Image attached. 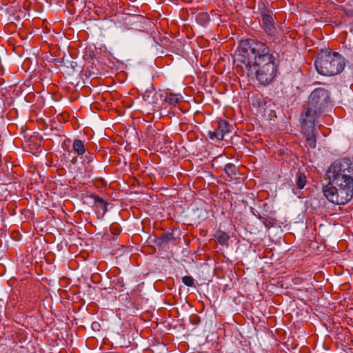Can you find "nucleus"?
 <instances>
[{"label":"nucleus","mask_w":353,"mask_h":353,"mask_svg":"<svg viewBox=\"0 0 353 353\" xmlns=\"http://www.w3.org/2000/svg\"><path fill=\"white\" fill-rule=\"evenodd\" d=\"M83 164L84 165V172L85 173V175L89 176L94 170V167L92 165V163L83 162Z\"/></svg>","instance_id":"obj_18"},{"label":"nucleus","mask_w":353,"mask_h":353,"mask_svg":"<svg viewBox=\"0 0 353 353\" xmlns=\"http://www.w3.org/2000/svg\"><path fill=\"white\" fill-rule=\"evenodd\" d=\"M94 159V154L92 153L88 152V153H86L85 155V159H83V162L92 163V162H93Z\"/></svg>","instance_id":"obj_19"},{"label":"nucleus","mask_w":353,"mask_h":353,"mask_svg":"<svg viewBox=\"0 0 353 353\" xmlns=\"http://www.w3.org/2000/svg\"><path fill=\"white\" fill-rule=\"evenodd\" d=\"M248 75L256 79L262 85L269 84L276 77L277 65L275 59H265L261 63L253 62L246 64Z\"/></svg>","instance_id":"obj_3"},{"label":"nucleus","mask_w":353,"mask_h":353,"mask_svg":"<svg viewBox=\"0 0 353 353\" xmlns=\"http://www.w3.org/2000/svg\"><path fill=\"white\" fill-rule=\"evenodd\" d=\"M216 239L219 243H220L221 245H225L229 240V236L226 233L221 232L216 236Z\"/></svg>","instance_id":"obj_15"},{"label":"nucleus","mask_w":353,"mask_h":353,"mask_svg":"<svg viewBox=\"0 0 353 353\" xmlns=\"http://www.w3.org/2000/svg\"><path fill=\"white\" fill-rule=\"evenodd\" d=\"M224 170L225 173L232 178L233 176H235L236 174V167L232 164V163H228L225 165Z\"/></svg>","instance_id":"obj_14"},{"label":"nucleus","mask_w":353,"mask_h":353,"mask_svg":"<svg viewBox=\"0 0 353 353\" xmlns=\"http://www.w3.org/2000/svg\"><path fill=\"white\" fill-rule=\"evenodd\" d=\"M246 52L252 54L254 57V62L261 63L265 61V59H275L274 57L270 52L268 46L263 42L250 40L248 41V48Z\"/></svg>","instance_id":"obj_5"},{"label":"nucleus","mask_w":353,"mask_h":353,"mask_svg":"<svg viewBox=\"0 0 353 353\" xmlns=\"http://www.w3.org/2000/svg\"><path fill=\"white\" fill-rule=\"evenodd\" d=\"M259 11L262 17V21L265 27V31L271 34L274 33V26L273 23V19L270 11L265 7V4L261 3L258 6Z\"/></svg>","instance_id":"obj_7"},{"label":"nucleus","mask_w":353,"mask_h":353,"mask_svg":"<svg viewBox=\"0 0 353 353\" xmlns=\"http://www.w3.org/2000/svg\"><path fill=\"white\" fill-rule=\"evenodd\" d=\"M344 66V59L330 50H321L315 61L317 72L324 76L336 75L342 72Z\"/></svg>","instance_id":"obj_2"},{"label":"nucleus","mask_w":353,"mask_h":353,"mask_svg":"<svg viewBox=\"0 0 353 353\" xmlns=\"http://www.w3.org/2000/svg\"><path fill=\"white\" fill-rule=\"evenodd\" d=\"M260 219L262 221L263 223L266 228H270L273 226V223L271 221H269L263 217H260Z\"/></svg>","instance_id":"obj_21"},{"label":"nucleus","mask_w":353,"mask_h":353,"mask_svg":"<svg viewBox=\"0 0 353 353\" xmlns=\"http://www.w3.org/2000/svg\"><path fill=\"white\" fill-rule=\"evenodd\" d=\"M71 162L73 164H75L77 162V157H73L72 159L71 160Z\"/></svg>","instance_id":"obj_22"},{"label":"nucleus","mask_w":353,"mask_h":353,"mask_svg":"<svg viewBox=\"0 0 353 353\" xmlns=\"http://www.w3.org/2000/svg\"><path fill=\"white\" fill-rule=\"evenodd\" d=\"M232 126L228 121L220 120L218 126L214 131H209L208 136L211 140H222L224 135L231 132Z\"/></svg>","instance_id":"obj_8"},{"label":"nucleus","mask_w":353,"mask_h":353,"mask_svg":"<svg viewBox=\"0 0 353 353\" xmlns=\"http://www.w3.org/2000/svg\"><path fill=\"white\" fill-rule=\"evenodd\" d=\"M91 197L94 199V205L97 210H101L103 214L107 212V203H105V201L99 196L93 195L91 196Z\"/></svg>","instance_id":"obj_10"},{"label":"nucleus","mask_w":353,"mask_h":353,"mask_svg":"<svg viewBox=\"0 0 353 353\" xmlns=\"http://www.w3.org/2000/svg\"><path fill=\"white\" fill-rule=\"evenodd\" d=\"M296 185L299 189H303L306 183V176L305 175L299 172L296 174Z\"/></svg>","instance_id":"obj_13"},{"label":"nucleus","mask_w":353,"mask_h":353,"mask_svg":"<svg viewBox=\"0 0 353 353\" xmlns=\"http://www.w3.org/2000/svg\"><path fill=\"white\" fill-rule=\"evenodd\" d=\"M72 149L78 156H82L85 154L86 148L83 141L75 139L72 144Z\"/></svg>","instance_id":"obj_9"},{"label":"nucleus","mask_w":353,"mask_h":353,"mask_svg":"<svg viewBox=\"0 0 353 353\" xmlns=\"http://www.w3.org/2000/svg\"><path fill=\"white\" fill-rule=\"evenodd\" d=\"M321 112L308 106L306 111L301 114L300 122L306 141L312 148H316L315 122Z\"/></svg>","instance_id":"obj_4"},{"label":"nucleus","mask_w":353,"mask_h":353,"mask_svg":"<svg viewBox=\"0 0 353 353\" xmlns=\"http://www.w3.org/2000/svg\"><path fill=\"white\" fill-rule=\"evenodd\" d=\"M329 95L328 92L324 88H316L310 95L308 101V106L314 108L319 112H321L322 109L328 103Z\"/></svg>","instance_id":"obj_6"},{"label":"nucleus","mask_w":353,"mask_h":353,"mask_svg":"<svg viewBox=\"0 0 353 353\" xmlns=\"http://www.w3.org/2000/svg\"><path fill=\"white\" fill-rule=\"evenodd\" d=\"M164 101L170 105L175 106L179 101V95L173 93L167 94Z\"/></svg>","instance_id":"obj_12"},{"label":"nucleus","mask_w":353,"mask_h":353,"mask_svg":"<svg viewBox=\"0 0 353 353\" xmlns=\"http://www.w3.org/2000/svg\"><path fill=\"white\" fill-rule=\"evenodd\" d=\"M326 176L329 183L323 191L329 201L343 205L353 198V161L350 159L332 163L326 171Z\"/></svg>","instance_id":"obj_1"},{"label":"nucleus","mask_w":353,"mask_h":353,"mask_svg":"<svg viewBox=\"0 0 353 353\" xmlns=\"http://www.w3.org/2000/svg\"><path fill=\"white\" fill-rule=\"evenodd\" d=\"M99 325L97 323H93L92 324V327L93 329H94L95 327H97V326H99Z\"/></svg>","instance_id":"obj_23"},{"label":"nucleus","mask_w":353,"mask_h":353,"mask_svg":"<svg viewBox=\"0 0 353 353\" xmlns=\"http://www.w3.org/2000/svg\"><path fill=\"white\" fill-rule=\"evenodd\" d=\"M183 283L188 287H192L194 284V280L191 276H184L182 278Z\"/></svg>","instance_id":"obj_17"},{"label":"nucleus","mask_w":353,"mask_h":353,"mask_svg":"<svg viewBox=\"0 0 353 353\" xmlns=\"http://www.w3.org/2000/svg\"><path fill=\"white\" fill-rule=\"evenodd\" d=\"M252 105L258 108H264L266 105V100L262 94H257L252 98Z\"/></svg>","instance_id":"obj_11"},{"label":"nucleus","mask_w":353,"mask_h":353,"mask_svg":"<svg viewBox=\"0 0 353 353\" xmlns=\"http://www.w3.org/2000/svg\"><path fill=\"white\" fill-rule=\"evenodd\" d=\"M110 230L114 234H118L120 233L119 226L117 223L112 224L110 226Z\"/></svg>","instance_id":"obj_20"},{"label":"nucleus","mask_w":353,"mask_h":353,"mask_svg":"<svg viewBox=\"0 0 353 353\" xmlns=\"http://www.w3.org/2000/svg\"><path fill=\"white\" fill-rule=\"evenodd\" d=\"M171 234H163L161 237L157 239V243L160 245L166 243L172 239Z\"/></svg>","instance_id":"obj_16"}]
</instances>
